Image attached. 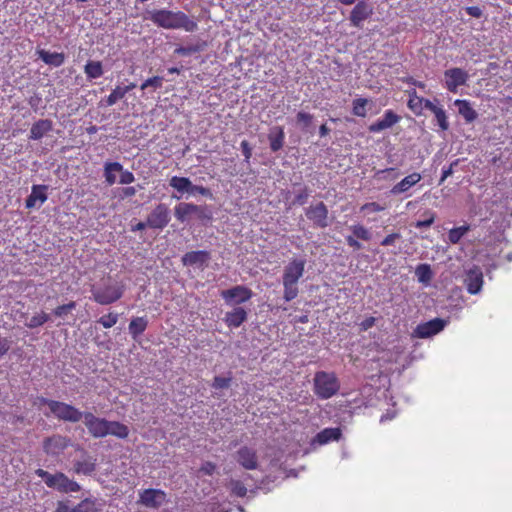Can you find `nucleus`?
Here are the masks:
<instances>
[{
    "mask_svg": "<svg viewBox=\"0 0 512 512\" xmlns=\"http://www.w3.org/2000/svg\"><path fill=\"white\" fill-rule=\"evenodd\" d=\"M149 18L156 26L164 29H184L187 32L197 29V23L182 11L154 10Z\"/></svg>",
    "mask_w": 512,
    "mask_h": 512,
    "instance_id": "f257e3e1",
    "label": "nucleus"
},
{
    "mask_svg": "<svg viewBox=\"0 0 512 512\" xmlns=\"http://www.w3.org/2000/svg\"><path fill=\"white\" fill-rule=\"evenodd\" d=\"M306 260L303 258H292L284 267L282 275L283 298L289 302L294 300L299 293L298 282L305 272Z\"/></svg>",
    "mask_w": 512,
    "mask_h": 512,
    "instance_id": "f03ea898",
    "label": "nucleus"
},
{
    "mask_svg": "<svg viewBox=\"0 0 512 512\" xmlns=\"http://www.w3.org/2000/svg\"><path fill=\"white\" fill-rule=\"evenodd\" d=\"M92 299L100 305H110L120 300L125 292V285L113 281L110 276L102 278L100 284H94L90 289Z\"/></svg>",
    "mask_w": 512,
    "mask_h": 512,
    "instance_id": "7ed1b4c3",
    "label": "nucleus"
},
{
    "mask_svg": "<svg viewBox=\"0 0 512 512\" xmlns=\"http://www.w3.org/2000/svg\"><path fill=\"white\" fill-rule=\"evenodd\" d=\"M35 474L44 480L47 487L55 489L60 493L79 492L81 490L79 483L68 478V476L62 472L51 474L39 468L35 471Z\"/></svg>",
    "mask_w": 512,
    "mask_h": 512,
    "instance_id": "20e7f679",
    "label": "nucleus"
},
{
    "mask_svg": "<svg viewBox=\"0 0 512 512\" xmlns=\"http://www.w3.org/2000/svg\"><path fill=\"white\" fill-rule=\"evenodd\" d=\"M314 393L320 399L333 397L340 389V383L333 372L318 371L314 375Z\"/></svg>",
    "mask_w": 512,
    "mask_h": 512,
    "instance_id": "39448f33",
    "label": "nucleus"
},
{
    "mask_svg": "<svg viewBox=\"0 0 512 512\" xmlns=\"http://www.w3.org/2000/svg\"><path fill=\"white\" fill-rule=\"evenodd\" d=\"M50 412L59 420L76 423L82 419L83 413L73 405L65 402L57 401L51 402Z\"/></svg>",
    "mask_w": 512,
    "mask_h": 512,
    "instance_id": "423d86ee",
    "label": "nucleus"
},
{
    "mask_svg": "<svg viewBox=\"0 0 512 512\" xmlns=\"http://www.w3.org/2000/svg\"><path fill=\"white\" fill-rule=\"evenodd\" d=\"M220 296L228 305H240L248 302L253 297V291L244 285H236L222 290Z\"/></svg>",
    "mask_w": 512,
    "mask_h": 512,
    "instance_id": "0eeeda50",
    "label": "nucleus"
},
{
    "mask_svg": "<svg viewBox=\"0 0 512 512\" xmlns=\"http://www.w3.org/2000/svg\"><path fill=\"white\" fill-rule=\"evenodd\" d=\"M82 419L92 437L104 438L108 436L107 426L110 420L97 417L92 412H84Z\"/></svg>",
    "mask_w": 512,
    "mask_h": 512,
    "instance_id": "6e6552de",
    "label": "nucleus"
},
{
    "mask_svg": "<svg viewBox=\"0 0 512 512\" xmlns=\"http://www.w3.org/2000/svg\"><path fill=\"white\" fill-rule=\"evenodd\" d=\"M445 88L452 93H457L460 86L466 85L469 74L466 70L454 67L444 71Z\"/></svg>",
    "mask_w": 512,
    "mask_h": 512,
    "instance_id": "1a4fd4ad",
    "label": "nucleus"
},
{
    "mask_svg": "<svg viewBox=\"0 0 512 512\" xmlns=\"http://www.w3.org/2000/svg\"><path fill=\"white\" fill-rule=\"evenodd\" d=\"M167 501V495L163 490L160 489H144L139 493L138 502L147 507L158 509Z\"/></svg>",
    "mask_w": 512,
    "mask_h": 512,
    "instance_id": "9d476101",
    "label": "nucleus"
},
{
    "mask_svg": "<svg viewBox=\"0 0 512 512\" xmlns=\"http://www.w3.org/2000/svg\"><path fill=\"white\" fill-rule=\"evenodd\" d=\"M170 221V211L165 204H158L147 217V225L153 229H163Z\"/></svg>",
    "mask_w": 512,
    "mask_h": 512,
    "instance_id": "9b49d317",
    "label": "nucleus"
},
{
    "mask_svg": "<svg viewBox=\"0 0 512 512\" xmlns=\"http://www.w3.org/2000/svg\"><path fill=\"white\" fill-rule=\"evenodd\" d=\"M447 324V321L441 318H434L424 323H420L414 330V336L425 339L441 332Z\"/></svg>",
    "mask_w": 512,
    "mask_h": 512,
    "instance_id": "f8f14e48",
    "label": "nucleus"
},
{
    "mask_svg": "<svg viewBox=\"0 0 512 512\" xmlns=\"http://www.w3.org/2000/svg\"><path fill=\"white\" fill-rule=\"evenodd\" d=\"M350 230L352 235H348L345 237L346 244L353 248L354 250L362 249V244L358 241H370L372 238V234L370 230L362 224H355L350 226Z\"/></svg>",
    "mask_w": 512,
    "mask_h": 512,
    "instance_id": "ddd939ff",
    "label": "nucleus"
},
{
    "mask_svg": "<svg viewBox=\"0 0 512 512\" xmlns=\"http://www.w3.org/2000/svg\"><path fill=\"white\" fill-rule=\"evenodd\" d=\"M305 215L316 227L326 228L328 226V209L323 202L310 205L306 209Z\"/></svg>",
    "mask_w": 512,
    "mask_h": 512,
    "instance_id": "4468645a",
    "label": "nucleus"
},
{
    "mask_svg": "<svg viewBox=\"0 0 512 512\" xmlns=\"http://www.w3.org/2000/svg\"><path fill=\"white\" fill-rule=\"evenodd\" d=\"M373 13V8L367 0H361L356 3L350 13L349 20L351 25L357 28L362 27V23L367 20Z\"/></svg>",
    "mask_w": 512,
    "mask_h": 512,
    "instance_id": "2eb2a0df",
    "label": "nucleus"
},
{
    "mask_svg": "<svg viewBox=\"0 0 512 512\" xmlns=\"http://www.w3.org/2000/svg\"><path fill=\"white\" fill-rule=\"evenodd\" d=\"M236 461L246 470H254L258 467L256 451L249 447H241L235 454Z\"/></svg>",
    "mask_w": 512,
    "mask_h": 512,
    "instance_id": "dca6fc26",
    "label": "nucleus"
},
{
    "mask_svg": "<svg viewBox=\"0 0 512 512\" xmlns=\"http://www.w3.org/2000/svg\"><path fill=\"white\" fill-rule=\"evenodd\" d=\"M69 445V439L61 435L47 437L43 441V450L48 455H58Z\"/></svg>",
    "mask_w": 512,
    "mask_h": 512,
    "instance_id": "f3484780",
    "label": "nucleus"
},
{
    "mask_svg": "<svg viewBox=\"0 0 512 512\" xmlns=\"http://www.w3.org/2000/svg\"><path fill=\"white\" fill-rule=\"evenodd\" d=\"M401 120V117L397 115L393 110H386L383 117L378 119L368 127L369 132L379 133L383 130L389 129Z\"/></svg>",
    "mask_w": 512,
    "mask_h": 512,
    "instance_id": "a211bd4d",
    "label": "nucleus"
},
{
    "mask_svg": "<svg viewBox=\"0 0 512 512\" xmlns=\"http://www.w3.org/2000/svg\"><path fill=\"white\" fill-rule=\"evenodd\" d=\"M211 258L210 252L206 250L190 251L182 256V263L185 266H197L204 268Z\"/></svg>",
    "mask_w": 512,
    "mask_h": 512,
    "instance_id": "6ab92c4d",
    "label": "nucleus"
},
{
    "mask_svg": "<svg viewBox=\"0 0 512 512\" xmlns=\"http://www.w3.org/2000/svg\"><path fill=\"white\" fill-rule=\"evenodd\" d=\"M467 291L470 294H477L483 286V273L478 267L470 269L464 279Z\"/></svg>",
    "mask_w": 512,
    "mask_h": 512,
    "instance_id": "aec40b11",
    "label": "nucleus"
},
{
    "mask_svg": "<svg viewBox=\"0 0 512 512\" xmlns=\"http://www.w3.org/2000/svg\"><path fill=\"white\" fill-rule=\"evenodd\" d=\"M342 436V431L339 427L325 428L318 432L311 440V445H325L332 441H338Z\"/></svg>",
    "mask_w": 512,
    "mask_h": 512,
    "instance_id": "412c9836",
    "label": "nucleus"
},
{
    "mask_svg": "<svg viewBox=\"0 0 512 512\" xmlns=\"http://www.w3.org/2000/svg\"><path fill=\"white\" fill-rule=\"evenodd\" d=\"M422 179V176L418 172H413L405 176L401 181L396 183L390 190L392 195H401L406 193L411 187L415 186Z\"/></svg>",
    "mask_w": 512,
    "mask_h": 512,
    "instance_id": "4be33fe9",
    "label": "nucleus"
},
{
    "mask_svg": "<svg viewBox=\"0 0 512 512\" xmlns=\"http://www.w3.org/2000/svg\"><path fill=\"white\" fill-rule=\"evenodd\" d=\"M247 315L243 307L236 306L225 314L224 322L230 328H238L247 320Z\"/></svg>",
    "mask_w": 512,
    "mask_h": 512,
    "instance_id": "5701e85b",
    "label": "nucleus"
},
{
    "mask_svg": "<svg viewBox=\"0 0 512 512\" xmlns=\"http://www.w3.org/2000/svg\"><path fill=\"white\" fill-rule=\"evenodd\" d=\"M47 189L48 187L46 185H33L31 189V194L25 200L26 208H34L36 206L37 201H39L40 204L46 202L48 198L46 193Z\"/></svg>",
    "mask_w": 512,
    "mask_h": 512,
    "instance_id": "b1692460",
    "label": "nucleus"
},
{
    "mask_svg": "<svg viewBox=\"0 0 512 512\" xmlns=\"http://www.w3.org/2000/svg\"><path fill=\"white\" fill-rule=\"evenodd\" d=\"M53 129V123L49 119H40L33 123L30 129L29 139L40 140Z\"/></svg>",
    "mask_w": 512,
    "mask_h": 512,
    "instance_id": "393cba45",
    "label": "nucleus"
},
{
    "mask_svg": "<svg viewBox=\"0 0 512 512\" xmlns=\"http://www.w3.org/2000/svg\"><path fill=\"white\" fill-rule=\"evenodd\" d=\"M200 211L201 206L193 203H180L175 206L174 215L178 221L183 223L187 221L192 214Z\"/></svg>",
    "mask_w": 512,
    "mask_h": 512,
    "instance_id": "a878e982",
    "label": "nucleus"
},
{
    "mask_svg": "<svg viewBox=\"0 0 512 512\" xmlns=\"http://www.w3.org/2000/svg\"><path fill=\"white\" fill-rule=\"evenodd\" d=\"M454 105L458 108V113L464 118L467 123H472L478 117L476 110L471 106V103L465 99H456Z\"/></svg>",
    "mask_w": 512,
    "mask_h": 512,
    "instance_id": "bb28decb",
    "label": "nucleus"
},
{
    "mask_svg": "<svg viewBox=\"0 0 512 512\" xmlns=\"http://www.w3.org/2000/svg\"><path fill=\"white\" fill-rule=\"evenodd\" d=\"M270 149L272 152H277L284 146L285 133L282 126H275L268 134Z\"/></svg>",
    "mask_w": 512,
    "mask_h": 512,
    "instance_id": "cd10ccee",
    "label": "nucleus"
},
{
    "mask_svg": "<svg viewBox=\"0 0 512 512\" xmlns=\"http://www.w3.org/2000/svg\"><path fill=\"white\" fill-rule=\"evenodd\" d=\"M96 469V459L86 457L74 463V472L76 474L91 475Z\"/></svg>",
    "mask_w": 512,
    "mask_h": 512,
    "instance_id": "c85d7f7f",
    "label": "nucleus"
},
{
    "mask_svg": "<svg viewBox=\"0 0 512 512\" xmlns=\"http://www.w3.org/2000/svg\"><path fill=\"white\" fill-rule=\"evenodd\" d=\"M148 326V320L146 317H135L133 318L128 326L131 337L136 340L140 335L144 333Z\"/></svg>",
    "mask_w": 512,
    "mask_h": 512,
    "instance_id": "c756f323",
    "label": "nucleus"
},
{
    "mask_svg": "<svg viewBox=\"0 0 512 512\" xmlns=\"http://www.w3.org/2000/svg\"><path fill=\"white\" fill-rule=\"evenodd\" d=\"M409 99L407 102L408 108L417 116L423 113V97L418 96L415 89L407 91Z\"/></svg>",
    "mask_w": 512,
    "mask_h": 512,
    "instance_id": "7c9ffc66",
    "label": "nucleus"
},
{
    "mask_svg": "<svg viewBox=\"0 0 512 512\" xmlns=\"http://www.w3.org/2000/svg\"><path fill=\"white\" fill-rule=\"evenodd\" d=\"M107 431L108 435L115 436L119 439H126L129 436L128 426L119 421H109Z\"/></svg>",
    "mask_w": 512,
    "mask_h": 512,
    "instance_id": "2f4dec72",
    "label": "nucleus"
},
{
    "mask_svg": "<svg viewBox=\"0 0 512 512\" xmlns=\"http://www.w3.org/2000/svg\"><path fill=\"white\" fill-rule=\"evenodd\" d=\"M38 54L43 62H45L46 64H49V65H53L55 67L61 66L65 61V57H64L63 53H57V52L51 53V52H48L45 50H40V51H38Z\"/></svg>",
    "mask_w": 512,
    "mask_h": 512,
    "instance_id": "473e14b6",
    "label": "nucleus"
},
{
    "mask_svg": "<svg viewBox=\"0 0 512 512\" xmlns=\"http://www.w3.org/2000/svg\"><path fill=\"white\" fill-rule=\"evenodd\" d=\"M415 275L420 283L428 285L433 278V271L429 264L423 263L416 267Z\"/></svg>",
    "mask_w": 512,
    "mask_h": 512,
    "instance_id": "72a5a7b5",
    "label": "nucleus"
},
{
    "mask_svg": "<svg viewBox=\"0 0 512 512\" xmlns=\"http://www.w3.org/2000/svg\"><path fill=\"white\" fill-rule=\"evenodd\" d=\"M169 185L178 192L189 193L192 187V182L187 177L173 176L169 181Z\"/></svg>",
    "mask_w": 512,
    "mask_h": 512,
    "instance_id": "f704fd0d",
    "label": "nucleus"
},
{
    "mask_svg": "<svg viewBox=\"0 0 512 512\" xmlns=\"http://www.w3.org/2000/svg\"><path fill=\"white\" fill-rule=\"evenodd\" d=\"M84 72L88 79H96L103 75V66L100 61H88L84 66Z\"/></svg>",
    "mask_w": 512,
    "mask_h": 512,
    "instance_id": "c9c22d12",
    "label": "nucleus"
},
{
    "mask_svg": "<svg viewBox=\"0 0 512 512\" xmlns=\"http://www.w3.org/2000/svg\"><path fill=\"white\" fill-rule=\"evenodd\" d=\"M99 510V503L96 498H85L74 506V512H98Z\"/></svg>",
    "mask_w": 512,
    "mask_h": 512,
    "instance_id": "e433bc0d",
    "label": "nucleus"
},
{
    "mask_svg": "<svg viewBox=\"0 0 512 512\" xmlns=\"http://www.w3.org/2000/svg\"><path fill=\"white\" fill-rule=\"evenodd\" d=\"M122 169H123V166L119 162L106 163L105 167H104V176H105V181L107 182V184L113 185L116 182V177L113 174V171L118 172V171H122Z\"/></svg>",
    "mask_w": 512,
    "mask_h": 512,
    "instance_id": "4c0bfd02",
    "label": "nucleus"
},
{
    "mask_svg": "<svg viewBox=\"0 0 512 512\" xmlns=\"http://www.w3.org/2000/svg\"><path fill=\"white\" fill-rule=\"evenodd\" d=\"M369 100L366 98H356L352 101V113L357 117H366L367 116V105L369 104Z\"/></svg>",
    "mask_w": 512,
    "mask_h": 512,
    "instance_id": "58836bf2",
    "label": "nucleus"
},
{
    "mask_svg": "<svg viewBox=\"0 0 512 512\" xmlns=\"http://www.w3.org/2000/svg\"><path fill=\"white\" fill-rule=\"evenodd\" d=\"M469 225H463L460 227H455L450 229L448 232V239L450 243L457 244L461 240V238L469 231Z\"/></svg>",
    "mask_w": 512,
    "mask_h": 512,
    "instance_id": "ea45409f",
    "label": "nucleus"
},
{
    "mask_svg": "<svg viewBox=\"0 0 512 512\" xmlns=\"http://www.w3.org/2000/svg\"><path fill=\"white\" fill-rule=\"evenodd\" d=\"M50 319L49 315L44 311L33 315L29 321L26 323V326L30 329H34L44 325Z\"/></svg>",
    "mask_w": 512,
    "mask_h": 512,
    "instance_id": "a19ab883",
    "label": "nucleus"
},
{
    "mask_svg": "<svg viewBox=\"0 0 512 512\" xmlns=\"http://www.w3.org/2000/svg\"><path fill=\"white\" fill-rule=\"evenodd\" d=\"M437 125L442 131H447L449 129V121L446 114V111L443 109V107L440 105L435 111L433 112Z\"/></svg>",
    "mask_w": 512,
    "mask_h": 512,
    "instance_id": "79ce46f5",
    "label": "nucleus"
},
{
    "mask_svg": "<svg viewBox=\"0 0 512 512\" xmlns=\"http://www.w3.org/2000/svg\"><path fill=\"white\" fill-rule=\"evenodd\" d=\"M119 315L117 313L110 312L106 315L101 316L97 322L102 325L103 328L109 329L117 324Z\"/></svg>",
    "mask_w": 512,
    "mask_h": 512,
    "instance_id": "37998d69",
    "label": "nucleus"
},
{
    "mask_svg": "<svg viewBox=\"0 0 512 512\" xmlns=\"http://www.w3.org/2000/svg\"><path fill=\"white\" fill-rule=\"evenodd\" d=\"M231 493L237 497H244L247 494V488L239 480H231L229 484Z\"/></svg>",
    "mask_w": 512,
    "mask_h": 512,
    "instance_id": "c03bdc74",
    "label": "nucleus"
},
{
    "mask_svg": "<svg viewBox=\"0 0 512 512\" xmlns=\"http://www.w3.org/2000/svg\"><path fill=\"white\" fill-rule=\"evenodd\" d=\"M125 94L121 86H116L115 89L106 97L105 102L107 106H113L116 102L124 98Z\"/></svg>",
    "mask_w": 512,
    "mask_h": 512,
    "instance_id": "a18cd8bd",
    "label": "nucleus"
},
{
    "mask_svg": "<svg viewBox=\"0 0 512 512\" xmlns=\"http://www.w3.org/2000/svg\"><path fill=\"white\" fill-rule=\"evenodd\" d=\"M76 308V302L70 301L67 304L59 305L53 310L56 317H63Z\"/></svg>",
    "mask_w": 512,
    "mask_h": 512,
    "instance_id": "49530a36",
    "label": "nucleus"
},
{
    "mask_svg": "<svg viewBox=\"0 0 512 512\" xmlns=\"http://www.w3.org/2000/svg\"><path fill=\"white\" fill-rule=\"evenodd\" d=\"M313 121V115L304 111H299L296 115V122L301 125L302 128H307Z\"/></svg>",
    "mask_w": 512,
    "mask_h": 512,
    "instance_id": "de8ad7c7",
    "label": "nucleus"
},
{
    "mask_svg": "<svg viewBox=\"0 0 512 512\" xmlns=\"http://www.w3.org/2000/svg\"><path fill=\"white\" fill-rule=\"evenodd\" d=\"M163 84V78L160 76H153L151 78H148L141 84V89L144 90L147 87H153L155 89L161 88Z\"/></svg>",
    "mask_w": 512,
    "mask_h": 512,
    "instance_id": "09e8293b",
    "label": "nucleus"
},
{
    "mask_svg": "<svg viewBox=\"0 0 512 512\" xmlns=\"http://www.w3.org/2000/svg\"><path fill=\"white\" fill-rule=\"evenodd\" d=\"M401 234L398 232H393L388 235H386L382 241L380 242L381 246L388 247V246H394L396 241L401 239Z\"/></svg>",
    "mask_w": 512,
    "mask_h": 512,
    "instance_id": "8fccbe9b",
    "label": "nucleus"
},
{
    "mask_svg": "<svg viewBox=\"0 0 512 512\" xmlns=\"http://www.w3.org/2000/svg\"><path fill=\"white\" fill-rule=\"evenodd\" d=\"M231 378L215 376L213 379L212 387L214 389H225L230 386Z\"/></svg>",
    "mask_w": 512,
    "mask_h": 512,
    "instance_id": "3c124183",
    "label": "nucleus"
},
{
    "mask_svg": "<svg viewBox=\"0 0 512 512\" xmlns=\"http://www.w3.org/2000/svg\"><path fill=\"white\" fill-rule=\"evenodd\" d=\"M383 210H385V207L382 206L381 204L377 203V202H368V203L363 204L360 207V211L361 212H373V213H376V212H381Z\"/></svg>",
    "mask_w": 512,
    "mask_h": 512,
    "instance_id": "603ef678",
    "label": "nucleus"
},
{
    "mask_svg": "<svg viewBox=\"0 0 512 512\" xmlns=\"http://www.w3.org/2000/svg\"><path fill=\"white\" fill-rule=\"evenodd\" d=\"M393 173V175L390 177V180H395L397 177H398V173L396 172V169L395 168H385V169H382V170H378L376 173H375V178L377 179H386L387 177L386 176H383L381 177V175H391Z\"/></svg>",
    "mask_w": 512,
    "mask_h": 512,
    "instance_id": "864d4df0",
    "label": "nucleus"
},
{
    "mask_svg": "<svg viewBox=\"0 0 512 512\" xmlns=\"http://www.w3.org/2000/svg\"><path fill=\"white\" fill-rule=\"evenodd\" d=\"M309 190L307 187H304L296 196L293 201V204L304 205L307 202L309 197Z\"/></svg>",
    "mask_w": 512,
    "mask_h": 512,
    "instance_id": "5fc2aeb1",
    "label": "nucleus"
},
{
    "mask_svg": "<svg viewBox=\"0 0 512 512\" xmlns=\"http://www.w3.org/2000/svg\"><path fill=\"white\" fill-rule=\"evenodd\" d=\"M120 172H121L120 179H119L120 184L127 185V184H130L135 181V177L132 172H130L128 170H123V169Z\"/></svg>",
    "mask_w": 512,
    "mask_h": 512,
    "instance_id": "6e6d98bb",
    "label": "nucleus"
},
{
    "mask_svg": "<svg viewBox=\"0 0 512 512\" xmlns=\"http://www.w3.org/2000/svg\"><path fill=\"white\" fill-rule=\"evenodd\" d=\"M435 220V216L433 213H429V217L425 220H418L415 222L414 226L418 229L430 227Z\"/></svg>",
    "mask_w": 512,
    "mask_h": 512,
    "instance_id": "4d7b16f0",
    "label": "nucleus"
},
{
    "mask_svg": "<svg viewBox=\"0 0 512 512\" xmlns=\"http://www.w3.org/2000/svg\"><path fill=\"white\" fill-rule=\"evenodd\" d=\"M195 193H198L202 196H211L212 195L208 188L192 184L189 194H195Z\"/></svg>",
    "mask_w": 512,
    "mask_h": 512,
    "instance_id": "13d9d810",
    "label": "nucleus"
},
{
    "mask_svg": "<svg viewBox=\"0 0 512 512\" xmlns=\"http://www.w3.org/2000/svg\"><path fill=\"white\" fill-rule=\"evenodd\" d=\"M457 163H458V160L451 163L447 168H443L442 176H441L439 184H442L449 176H451L453 174V167L455 165H457Z\"/></svg>",
    "mask_w": 512,
    "mask_h": 512,
    "instance_id": "bf43d9fd",
    "label": "nucleus"
},
{
    "mask_svg": "<svg viewBox=\"0 0 512 512\" xmlns=\"http://www.w3.org/2000/svg\"><path fill=\"white\" fill-rule=\"evenodd\" d=\"M11 347V341L7 338L0 337V358L4 356Z\"/></svg>",
    "mask_w": 512,
    "mask_h": 512,
    "instance_id": "052dcab7",
    "label": "nucleus"
},
{
    "mask_svg": "<svg viewBox=\"0 0 512 512\" xmlns=\"http://www.w3.org/2000/svg\"><path fill=\"white\" fill-rule=\"evenodd\" d=\"M136 192H137V189L134 186L124 187L121 190L120 197L122 199L130 198V197H133L136 194Z\"/></svg>",
    "mask_w": 512,
    "mask_h": 512,
    "instance_id": "680f3d73",
    "label": "nucleus"
},
{
    "mask_svg": "<svg viewBox=\"0 0 512 512\" xmlns=\"http://www.w3.org/2000/svg\"><path fill=\"white\" fill-rule=\"evenodd\" d=\"M240 145H241V150H242V153H243L246 161H249V159L252 156V149L250 147L249 142L246 140H243Z\"/></svg>",
    "mask_w": 512,
    "mask_h": 512,
    "instance_id": "e2e57ef3",
    "label": "nucleus"
},
{
    "mask_svg": "<svg viewBox=\"0 0 512 512\" xmlns=\"http://www.w3.org/2000/svg\"><path fill=\"white\" fill-rule=\"evenodd\" d=\"M465 11L468 15L472 16V17H475V18H480L482 15H483V12L482 10L480 9V7L478 6H469V7H466L465 8Z\"/></svg>",
    "mask_w": 512,
    "mask_h": 512,
    "instance_id": "0e129e2a",
    "label": "nucleus"
},
{
    "mask_svg": "<svg viewBox=\"0 0 512 512\" xmlns=\"http://www.w3.org/2000/svg\"><path fill=\"white\" fill-rule=\"evenodd\" d=\"M215 470L216 465L212 462H205L200 468V471L206 475H212L215 472Z\"/></svg>",
    "mask_w": 512,
    "mask_h": 512,
    "instance_id": "69168bd1",
    "label": "nucleus"
},
{
    "mask_svg": "<svg viewBox=\"0 0 512 512\" xmlns=\"http://www.w3.org/2000/svg\"><path fill=\"white\" fill-rule=\"evenodd\" d=\"M54 512H74V507L71 508L66 502L59 501Z\"/></svg>",
    "mask_w": 512,
    "mask_h": 512,
    "instance_id": "338daca9",
    "label": "nucleus"
},
{
    "mask_svg": "<svg viewBox=\"0 0 512 512\" xmlns=\"http://www.w3.org/2000/svg\"><path fill=\"white\" fill-rule=\"evenodd\" d=\"M374 325H375V318L374 317H367L366 319H364L361 322L360 327H361V330L366 331V330L372 328Z\"/></svg>",
    "mask_w": 512,
    "mask_h": 512,
    "instance_id": "774afa93",
    "label": "nucleus"
}]
</instances>
